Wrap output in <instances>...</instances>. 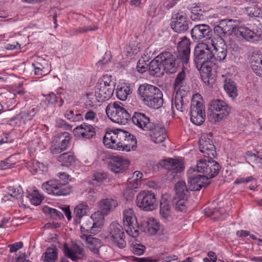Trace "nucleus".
Listing matches in <instances>:
<instances>
[{
	"label": "nucleus",
	"mask_w": 262,
	"mask_h": 262,
	"mask_svg": "<svg viewBox=\"0 0 262 262\" xmlns=\"http://www.w3.org/2000/svg\"><path fill=\"white\" fill-rule=\"evenodd\" d=\"M30 171L32 174H41L42 171H45L46 169L45 166L38 161H34L31 165H29Z\"/></svg>",
	"instance_id": "nucleus-45"
},
{
	"label": "nucleus",
	"mask_w": 262,
	"mask_h": 262,
	"mask_svg": "<svg viewBox=\"0 0 262 262\" xmlns=\"http://www.w3.org/2000/svg\"><path fill=\"white\" fill-rule=\"evenodd\" d=\"M95 96L99 102H103L111 98L115 88V83L112 76L105 75L100 78L96 85Z\"/></svg>",
	"instance_id": "nucleus-4"
},
{
	"label": "nucleus",
	"mask_w": 262,
	"mask_h": 262,
	"mask_svg": "<svg viewBox=\"0 0 262 262\" xmlns=\"http://www.w3.org/2000/svg\"><path fill=\"white\" fill-rule=\"evenodd\" d=\"M107 178V174L104 172H96L93 176L91 183L94 186L100 185Z\"/></svg>",
	"instance_id": "nucleus-46"
},
{
	"label": "nucleus",
	"mask_w": 262,
	"mask_h": 262,
	"mask_svg": "<svg viewBox=\"0 0 262 262\" xmlns=\"http://www.w3.org/2000/svg\"><path fill=\"white\" fill-rule=\"evenodd\" d=\"M132 121L134 124L144 130H150L155 126V124L150 122L146 116H133Z\"/></svg>",
	"instance_id": "nucleus-23"
},
{
	"label": "nucleus",
	"mask_w": 262,
	"mask_h": 262,
	"mask_svg": "<svg viewBox=\"0 0 262 262\" xmlns=\"http://www.w3.org/2000/svg\"><path fill=\"white\" fill-rule=\"evenodd\" d=\"M106 115H130V113L119 103H110L105 109Z\"/></svg>",
	"instance_id": "nucleus-32"
},
{
	"label": "nucleus",
	"mask_w": 262,
	"mask_h": 262,
	"mask_svg": "<svg viewBox=\"0 0 262 262\" xmlns=\"http://www.w3.org/2000/svg\"><path fill=\"white\" fill-rule=\"evenodd\" d=\"M195 168L190 167L187 171L189 188L192 191L200 190L203 187L208 186L210 182L208 179L201 174H198Z\"/></svg>",
	"instance_id": "nucleus-11"
},
{
	"label": "nucleus",
	"mask_w": 262,
	"mask_h": 262,
	"mask_svg": "<svg viewBox=\"0 0 262 262\" xmlns=\"http://www.w3.org/2000/svg\"><path fill=\"white\" fill-rule=\"evenodd\" d=\"M246 13L251 17H258L262 13L260 9L255 6L245 8Z\"/></svg>",
	"instance_id": "nucleus-53"
},
{
	"label": "nucleus",
	"mask_w": 262,
	"mask_h": 262,
	"mask_svg": "<svg viewBox=\"0 0 262 262\" xmlns=\"http://www.w3.org/2000/svg\"><path fill=\"white\" fill-rule=\"evenodd\" d=\"M89 210V207L86 205L80 204L77 205L75 208L74 211L76 220H80L83 216L86 215Z\"/></svg>",
	"instance_id": "nucleus-43"
},
{
	"label": "nucleus",
	"mask_w": 262,
	"mask_h": 262,
	"mask_svg": "<svg viewBox=\"0 0 262 262\" xmlns=\"http://www.w3.org/2000/svg\"><path fill=\"white\" fill-rule=\"evenodd\" d=\"M129 164V161L122 157L111 156L110 158L108 167L111 171L117 173L124 171Z\"/></svg>",
	"instance_id": "nucleus-17"
},
{
	"label": "nucleus",
	"mask_w": 262,
	"mask_h": 262,
	"mask_svg": "<svg viewBox=\"0 0 262 262\" xmlns=\"http://www.w3.org/2000/svg\"><path fill=\"white\" fill-rule=\"evenodd\" d=\"M151 131L150 136L152 141L155 143L163 142L166 139V134L165 129L163 127L155 124L154 127L150 130Z\"/></svg>",
	"instance_id": "nucleus-26"
},
{
	"label": "nucleus",
	"mask_w": 262,
	"mask_h": 262,
	"mask_svg": "<svg viewBox=\"0 0 262 262\" xmlns=\"http://www.w3.org/2000/svg\"><path fill=\"white\" fill-rule=\"evenodd\" d=\"M212 133L203 134L199 139V148L205 157L212 159L216 154L215 146L212 141Z\"/></svg>",
	"instance_id": "nucleus-15"
},
{
	"label": "nucleus",
	"mask_w": 262,
	"mask_h": 262,
	"mask_svg": "<svg viewBox=\"0 0 262 262\" xmlns=\"http://www.w3.org/2000/svg\"><path fill=\"white\" fill-rule=\"evenodd\" d=\"M63 251L66 256L72 260L81 259L85 256L83 248L77 244H72L71 247L67 244L63 246Z\"/></svg>",
	"instance_id": "nucleus-18"
},
{
	"label": "nucleus",
	"mask_w": 262,
	"mask_h": 262,
	"mask_svg": "<svg viewBox=\"0 0 262 262\" xmlns=\"http://www.w3.org/2000/svg\"><path fill=\"white\" fill-rule=\"evenodd\" d=\"M190 41L186 37H184L182 40L179 42L177 49L178 55L180 58L183 59L185 64L188 62L190 53Z\"/></svg>",
	"instance_id": "nucleus-20"
},
{
	"label": "nucleus",
	"mask_w": 262,
	"mask_h": 262,
	"mask_svg": "<svg viewBox=\"0 0 262 262\" xmlns=\"http://www.w3.org/2000/svg\"><path fill=\"white\" fill-rule=\"evenodd\" d=\"M160 213L165 219H167L170 215V201L163 196L160 202Z\"/></svg>",
	"instance_id": "nucleus-36"
},
{
	"label": "nucleus",
	"mask_w": 262,
	"mask_h": 262,
	"mask_svg": "<svg viewBox=\"0 0 262 262\" xmlns=\"http://www.w3.org/2000/svg\"><path fill=\"white\" fill-rule=\"evenodd\" d=\"M131 116H107L108 118L113 122L125 125L127 123L128 121L131 119Z\"/></svg>",
	"instance_id": "nucleus-48"
},
{
	"label": "nucleus",
	"mask_w": 262,
	"mask_h": 262,
	"mask_svg": "<svg viewBox=\"0 0 262 262\" xmlns=\"http://www.w3.org/2000/svg\"><path fill=\"white\" fill-rule=\"evenodd\" d=\"M254 178L252 176H249L246 178H237L235 181L234 184H239L242 183H247L249 182H251L254 180Z\"/></svg>",
	"instance_id": "nucleus-64"
},
{
	"label": "nucleus",
	"mask_w": 262,
	"mask_h": 262,
	"mask_svg": "<svg viewBox=\"0 0 262 262\" xmlns=\"http://www.w3.org/2000/svg\"><path fill=\"white\" fill-rule=\"evenodd\" d=\"M109 236L112 241L120 248L126 246L125 234L122 227L116 222H112L108 229Z\"/></svg>",
	"instance_id": "nucleus-14"
},
{
	"label": "nucleus",
	"mask_w": 262,
	"mask_h": 262,
	"mask_svg": "<svg viewBox=\"0 0 262 262\" xmlns=\"http://www.w3.org/2000/svg\"><path fill=\"white\" fill-rule=\"evenodd\" d=\"M162 165L167 170V179L170 181L177 178L178 174L185 169L184 163L180 159L168 158L162 162Z\"/></svg>",
	"instance_id": "nucleus-8"
},
{
	"label": "nucleus",
	"mask_w": 262,
	"mask_h": 262,
	"mask_svg": "<svg viewBox=\"0 0 262 262\" xmlns=\"http://www.w3.org/2000/svg\"><path fill=\"white\" fill-rule=\"evenodd\" d=\"M28 196L31 203L36 206L40 204L43 199V196L40 194L38 190H34L32 194H29Z\"/></svg>",
	"instance_id": "nucleus-50"
},
{
	"label": "nucleus",
	"mask_w": 262,
	"mask_h": 262,
	"mask_svg": "<svg viewBox=\"0 0 262 262\" xmlns=\"http://www.w3.org/2000/svg\"><path fill=\"white\" fill-rule=\"evenodd\" d=\"M23 246V243L22 242H17L13 244L9 245L8 246L11 253L16 252L19 249H21Z\"/></svg>",
	"instance_id": "nucleus-63"
},
{
	"label": "nucleus",
	"mask_w": 262,
	"mask_h": 262,
	"mask_svg": "<svg viewBox=\"0 0 262 262\" xmlns=\"http://www.w3.org/2000/svg\"><path fill=\"white\" fill-rule=\"evenodd\" d=\"M205 212L207 216H213V219L215 220H223L226 217V210L223 208L213 210L207 208L205 209Z\"/></svg>",
	"instance_id": "nucleus-33"
},
{
	"label": "nucleus",
	"mask_w": 262,
	"mask_h": 262,
	"mask_svg": "<svg viewBox=\"0 0 262 262\" xmlns=\"http://www.w3.org/2000/svg\"><path fill=\"white\" fill-rule=\"evenodd\" d=\"M148 64L143 60H139L137 64V71L140 73H143L148 70Z\"/></svg>",
	"instance_id": "nucleus-59"
},
{
	"label": "nucleus",
	"mask_w": 262,
	"mask_h": 262,
	"mask_svg": "<svg viewBox=\"0 0 262 262\" xmlns=\"http://www.w3.org/2000/svg\"><path fill=\"white\" fill-rule=\"evenodd\" d=\"M220 23L228 36L231 35L232 34L236 36V30L239 26L237 25L238 20L232 19H226L222 20Z\"/></svg>",
	"instance_id": "nucleus-27"
},
{
	"label": "nucleus",
	"mask_w": 262,
	"mask_h": 262,
	"mask_svg": "<svg viewBox=\"0 0 262 262\" xmlns=\"http://www.w3.org/2000/svg\"><path fill=\"white\" fill-rule=\"evenodd\" d=\"M223 45L222 47L217 46L216 44L214 42L211 43L212 47V51L213 54V59L217 60L219 61H223L225 59L227 56V46L225 43H222Z\"/></svg>",
	"instance_id": "nucleus-28"
},
{
	"label": "nucleus",
	"mask_w": 262,
	"mask_h": 262,
	"mask_svg": "<svg viewBox=\"0 0 262 262\" xmlns=\"http://www.w3.org/2000/svg\"><path fill=\"white\" fill-rule=\"evenodd\" d=\"M214 33L215 35L220 39V44L225 43V39L228 36L226 33L224 31V29L220 23L217 25H216L213 29Z\"/></svg>",
	"instance_id": "nucleus-47"
},
{
	"label": "nucleus",
	"mask_w": 262,
	"mask_h": 262,
	"mask_svg": "<svg viewBox=\"0 0 262 262\" xmlns=\"http://www.w3.org/2000/svg\"><path fill=\"white\" fill-rule=\"evenodd\" d=\"M124 226L127 227L126 233L133 237L139 235L138 224L136 216L132 208L125 209L123 213Z\"/></svg>",
	"instance_id": "nucleus-10"
},
{
	"label": "nucleus",
	"mask_w": 262,
	"mask_h": 262,
	"mask_svg": "<svg viewBox=\"0 0 262 262\" xmlns=\"http://www.w3.org/2000/svg\"><path fill=\"white\" fill-rule=\"evenodd\" d=\"M192 39L194 41H205L211 38L212 31L210 27L206 24L195 25L190 31Z\"/></svg>",
	"instance_id": "nucleus-16"
},
{
	"label": "nucleus",
	"mask_w": 262,
	"mask_h": 262,
	"mask_svg": "<svg viewBox=\"0 0 262 262\" xmlns=\"http://www.w3.org/2000/svg\"><path fill=\"white\" fill-rule=\"evenodd\" d=\"M118 205L117 201L111 198L103 199L98 203L100 211L106 215L113 211Z\"/></svg>",
	"instance_id": "nucleus-25"
},
{
	"label": "nucleus",
	"mask_w": 262,
	"mask_h": 262,
	"mask_svg": "<svg viewBox=\"0 0 262 262\" xmlns=\"http://www.w3.org/2000/svg\"><path fill=\"white\" fill-rule=\"evenodd\" d=\"M190 21L186 13L179 10L172 13L170 21L171 28L176 32L184 33L189 28Z\"/></svg>",
	"instance_id": "nucleus-9"
},
{
	"label": "nucleus",
	"mask_w": 262,
	"mask_h": 262,
	"mask_svg": "<svg viewBox=\"0 0 262 262\" xmlns=\"http://www.w3.org/2000/svg\"><path fill=\"white\" fill-rule=\"evenodd\" d=\"M196 113L197 115L205 114V109L203 104V99L202 96L198 93L193 95L190 107L191 115L193 113Z\"/></svg>",
	"instance_id": "nucleus-22"
},
{
	"label": "nucleus",
	"mask_w": 262,
	"mask_h": 262,
	"mask_svg": "<svg viewBox=\"0 0 262 262\" xmlns=\"http://www.w3.org/2000/svg\"><path fill=\"white\" fill-rule=\"evenodd\" d=\"M42 188L49 194L57 196H65L72 191V187L61 180H50L43 183Z\"/></svg>",
	"instance_id": "nucleus-6"
},
{
	"label": "nucleus",
	"mask_w": 262,
	"mask_h": 262,
	"mask_svg": "<svg viewBox=\"0 0 262 262\" xmlns=\"http://www.w3.org/2000/svg\"><path fill=\"white\" fill-rule=\"evenodd\" d=\"M8 193L13 198L16 199L20 198L23 194V190L20 187L15 188L13 186H10L8 188Z\"/></svg>",
	"instance_id": "nucleus-52"
},
{
	"label": "nucleus",
	"mask_w": 262,
	"mask_h": 262,
	"mask_svg": "<svg viewBox=\"0 0 262 262\" xmlns=\"http://www.w3.org/2000/svg\"><path fill=\"white\" fill-rule=\"evenodd\" d=\"M160 225L154 218H149L147 221V232L150 235H155L160 229Z\"/></svg>",
	"instance_id": "nucleus-41"
},
{
	"label": "nucleus",
	"mask_w": 262,
	"mask_h": 262,
	"mask_svg": "<svg viewBox=\"0 0 262 262\" xmlns=\"http://www.w3.org/2000/svg\"><path fill=\"white\" fill-rule=\"evenodd\" d=\"M208 111L220 112L216 115H229L230 113V108L227 104L220 99H215L211 101Z\"/></svg>",
	"instance_id": "nucleus-21"
},
{
	"label": "nucleus",
	"mask_w": 262,
	"mask_h": 262,
	"mask_svg": "<svg viewBox=\"0 0 262 262\" xmlns=\"http://www.w3.org/2000/svg\"><path fill=\"white\" fill-rule=\"evenodd\" d=\"M116 91L117 97L122 101L126 100L132 92L130 85L125 83L118 85Z\"/></svg>",
	"instance_id": "nucleus-30"
},
{
	"label": "nucleus",
	"mask_w": 262,
	"mask_h": 262,
	"mask_svg": "<svg viewBox=\"0 0 262 262\" xmlns=\"http://www.w3.org/2000/svg\"><path fill=\"white\" fill-rule=\"evenodd\" d=\"M127 187L131 189H137L141 186V180L133 178V177L128 178L127 182Z\"/></svg>",
	"instance_id": "nucleus-55"
},
{
	"label": "nucleus",
	"mask_w": 262,
	"mask_h": 262,
	"mask_svg": "<svg viewBox=\"0 0 262 262\" xmlns=\"http://www.w3.org/2000/svg\"><path fill=\"white\" fill-rule=\"evenodd\" d=\"M160 59L164 72L173 74L177 72L178 68L181 65L184 67L185 62L178 55L172 54L169 52H163L158 55Z\"/></svg>",
	"instance_id": "nucleus-5"
},
{
	"label": "nucleus",
	"mask_w": 262,
	"mask_h": 262,
	"mask_svg": "<svg viewBox=\"0 0 262 262\" xmlns=\"http://www.w3.org/2000/svg\"><path fill=\"white\" fill-rule=\"evenodd\" d=\"M34 69V73L36 75H45L44 68L43 66L38 62H34L32 64Z\"/></svg>",
	"instance_id": "nucleus-58"
},
{
	"label": "nucleus",
	"mask_w": 262,
	"mask_h": 262,
	"mask_svg": "<svg viewBox=\"0 0 262 262\" xmlns=\"http://www.w3.org/2000/svg\"><path fill=\"white\" fill-rule=\"evenodd\" d=\"M224 88L229 96L235 98L237 96V89L235 82L230 78L224 80Z\"/></svg>",
	"instance_id": "nucleus-37"
},
{
	"label": "nucleus",
	"mask_w": 262,
	"mask_h": 262,
	"mask_svg": "<svg viewBox=\"0 0 262 262\" xmlns=\"http://www.w3.org/2000/svg\"><path fill=\"white\" fill-rule=\"evenodd\" d=\"M213 66H210V68L204 69L199 68L201 78L203 82L208 85H211L214 83L215 79L212 74Z\"/></svg>",
	"instance_id": "nucleus-34"
},
{
	"label": "nucleus",
	"mask_w": 262,
	"mask_h": 262,
	"mask_svg": "<svg viewBox=\"0 0 262 262\" xmlns=\"http://www.w3.org/2000/svg\"><path fill=\"white\" fill-rule=\"evenodd\" d=\"M127 55L137 54L139 51V48L135 43L130 42L125 48Z\"/></svg>",
	"instance_id": "nucleus-57"
},
{
	"label": "nucleus",
	"mask_w": 262,
	"mask_h": 262,
	"mask_svg": "<svg viewBox=\"0 0 262 262\" xmlns=\"http://www.w3.org/2000/svg\"><path fill=\"white\" fill-rule=\"evenodd\" d=\"M185 80V73L183 69L177 76L174 83L175 90H180V88L184 85Z\"/></svg>",
	"instance_id": "nucleus-49"
},
{
	"label": "nucleus",
	"mask_w": 262,
	"mask_h": 262,
	"mask_svg": "<svg viewBox=\"0 0 262 262\" xmlns=\"http://www.w3.org/2000/svg\"><path fill=\"white\" fill-rule=\"evenodd\" d=\"M73 134L77 138L85 140L89 139L95 135V132L93 126L84 123L75 127L73 130Z\"/></svg>",
	"instance_id": "nucleus-19"
},
{
	"label": "nucleus",
	"mask_w": 262,
	"mask_h": 262,
	"mask_svg": "<svg viewBox=\"0 0 262 262\" xmlns=\"http://www.w3.org/2000/svg\"><path fill=\"white\" fill-rule=\"evenodd\" d=\"M212 159H201L198 161L196 165V170L198 172L203 173V176L205 177L208 180L215 177L221 169L219 163Z\"/></svg>",
	"instance_id": "nucleus-7"
},
{
	"label": "nucleus",
	"mask_w": 262,
	"mask_h": 262,
	"mask_svg": "<svg viewBox=\"0 0 262 262\" xmlns=\"http://www.w3.org/2000/svg\"><path fill=\"white\" fill-rule=\"evenodd\" d=\"M245 26H238V28L236 30V36L237 37H242L246 40L256 43L260 41L262 38L261 36V30L260 29H254Z\"/></svg>",
	"instance_id": "nucleus-13"
},
{
	"label": "nucleus",
	"mask_w": 262,
	"mask_h": 262,
	"mask_svg": "<svg viewBox=\"0 0 262 262\" xmlns=\"http://www.w3.org/2000/svg\"><path fill=\"white\" fill-rule=\"evenodd\" d=\"M145 249V247L144 245L136 244L133 247L132 251L135 254L140 255L144 253Z\"/></svg>",
	"instance_id": "nucleus-61"
},
{
	"label": "nucleus",
	"mask_w": 262,
	"mask_h": 262,
	"mask_svg": "<svg viewBox=\"0 0 262 262\" xmlns=\"http://www.w3.org/2000/svg\"><path fill=\"white\" fill-rule=\"evenodd\" d=\"M190 120L196 125H201L205 120L206 116H190Z\"/></svg>",
	"instance_id": "nucleus-60"
},
{
	"label": "nucleus",
	"mask_w": 262,
	"mask_h": 262,
	"mask_svg": "<svg viewBox=\"0 0 262 262\" xmlns=\"http://www.w3.org/2000/svg\"><path fill=\"white\" fill-rule=\"evenodd\" d=\"M212 47L205 43H198L195 47L194 51V61L196 67L204 69L210 68V66H213L214 63L212 59L213 57Z\"/></svg>",
	"instance_id": "nucleus-3"
},
{
	"label": "nucleus",
	"mask_w": 262,
	"mask_h": 262,
	"mask_svg": "<svg viewBox=\"0 0 262 262\" xmlns=\"http://www.w3.org/2000/svg\"><path fill=\"white\" fill-rule=\"evenodd\" d=\"M251 66H253V68L256 69H258V68H260V66H262V54L252 55Z\"/></svg>",
	"instance_id": "nucleus-54"
},
{
	"label": "nucleus",
	"mask_w": 262,
	"mask_h": 262,
	"mask_svg": "<svg viewBox=\"0 0 262 262\" xmlns=\"http://www.w3.org/2000/svg\"><path fill=\"white\" fill-rule=\"evenodd\" d=\"M190 18L193 21L203 20L204 15L202 10L198 9V7L193 8L191 11Z\"/></svg>",
	"instance_id": "nucleus-51"
},
{
	"label": "nucleus",
	"mask_w": 262,
	"mask_h": 262,
	"mask_svg": "<svg viewBox=\"0 0 262 262\" xmlns=\"http://www.w3.org/2000/svg\"><path fill=\"white\" fill-rule=\"evenodd\" d=\"M136 204L146 211L154 210L157 206L155 193L149 191L140 192L137 196Z\"/></svg>",
	"instance_id": "nucleus-12"
},
{
	"label": "nucleus",
	"mask_w": 262,
	"mask_h": 262,
	"mask_svg": "<svg viewBox=\"0 0 262 262\" xmlns=\"http://www.w3.org/2000/svg\"><path fill=\"white\" fill-rule=\"evenodd\" d=\"M57 160L60 162L62 163L63 165L69 166L72 164L75 161V157L73 153L68 152L60 155L58 157Z\"/></svg>",
	"instance_id": "nucleus-42"
},
{
	"label": "nucleus",
	"mask_w": 262,
	"mask_h": 262,
	"mask_svg": "<svg viewBox=\"0 0 262 262\" xmlns=\"http://www.w3.org/2000/svg\"><path fill=\"white\" fill-rule=\"evenodd\" d=\"M56 137L59 139V140H61L59 145L61 147V149L66 150L71 140L70 134L67 132H62L58 134Z\"/></svg>",
	"instance_id": "nucleus-44"
},
{
	"label": "nucleus",
	"mask_w": 262,
	"mask_h": 262,
	"mask_svg": "<svg viewBox=\"0 0 262 262\" xmlns=\"http://www.w3.org/2000/svg\"><path fill=\"white\" fill-rule=\"evenodd\" d=\"M57 257L58 249L55 246H52L46 250L41 259L43 262H56Z\"/></svg>",
	"instance_id": "nucleus-31"
},
{
	"label": "nucleus",
	"mask_w": 262,
	"mask_h": 262,
	"mask_svg": "<svg viewBox=\"0 0 262 262\" xmlns=\"http://www.w3.org/2000/svg\"><path fill=\"white\" fill-rule=\"evenodd\" d=\"M187 199H174V202L176 204L175 208L178 211H183L186 209Z\"/></svg>",
	"instance_id": "nucleus-56"
},
{
	"label": "nucleus",
	"mask_w": 262,
	"mask_h": 262,
	"mask_svg": "<svg viewBox=\"0 0 262 262\" xmlns=\"http://www.w3.org/2000/svg\"><path fill=\"white\" fill-rule=\"evenodd\" d=\"M103 143L108 148L122 151H129L137 147V140L130 133L121 129L107 130Z\"/></svg>",
	"instance_id": "nucleus-1"
},
{
	"label": "nucleus",
	"mask_w": 262,
	"mask_h": 262,
	"mask_svg": "<svg viewBox=\"0 0 262 262\" xmlns=\"http://www.w3.org/2000/svg\"><path fill=\"white\" fill-rule=\"evenodd\" d=\"M138 94L144 103L150 108L159 109L163 104V93L155 85L147 83L140 85L138 89Z\"/></svg>",
	"instance_id": "nucleus-2"
},
{
	"label": "nucleus",
	"mask_w": 262,
	"mask_h": 262,
	"mask_svg": "<svg viewBox=\"0 0 262 262\" xmlns=\"http://www.w3.org/2000/svg\"><path fill=\"white\" fill-rule=\"evenodd\" d=\"M174 189L176 192L174 200L188 199L189 192L185 182L182 181L178 182L175 185Z\"/></svg>",
	"instance_id": "nucleus-29"
},
{
	"label": "nucleus",
	"mask_w": 262,
	"mask_h": 262,
	"mask_svg": "<svg viewBox=\"0 0 262 262\" xmlns=\"http://www.w3.org/2000/svg\"><path fill=\"white\" fill-rule=\"evenodd\" d=\"M106 215L104 214L100 210L97 211L92 214L90 217L93 222L94 226L98 229V232L102 228L104 223V216Z\"/></svg>",
	"instance_id": "nucleus-39"
},
{
	"label": "nucleus",
	"mask_w": 262,
	"mask_h": 262,
	"mask_svg": "<svg viewBox=\"0 0 262 262\" xmlns=\"http://www.w3.org/2000/svg\"><path fill=\"white\" fill-rule=\"evenodd\" d=\"M88 247L95 254H99V249L101 246L100 241L96 238L89 236L86 237Z\"/></svg>",
	"instance_id": "nucleus-40"
},
{
	"label": "nucleus",
	"mask_w": 262,
	"mask_h": 262,
	"mask_svg": "<svg viewBox=\"0 0 262 262\" xmlns=\"http://www.w3.org/2000/svg\"><path fill=\"white\" fill-rule=\"evenodd\" d=\"M174 108L179 112L183 113L185 110V104L184 103L183 97L178 91L176 93L174 103L172 101L171 110L173 115H175Z\"/></svg>",
	"instance_id": "nucleus-35"
},
{
	"label": "nucleus",
	"mask_w": 262,
	"mask_h": 262,
	"mask_svg": "<svg viewBox=\"0 0 262 262\" xmlns=\"http://www.w3.org/2000/svg\"><path fill=\"white\" fill-rule=\"evenodd\" d=\"M81 230L86 233L95 234L98 232V229L94 226L93 221L90 217L85 219L82 222Z\"/></svg>",
	"instance_id": "nucleus-38"
},
{
	"label": "nucleus",
	"mask_w": 262,
	"mask_h": 262,
	"mask_svg": "<svg viewBox=\"0 0 262 262\" xmlns=\"http://www.w3.org/2000/svg\"><path fill=\"white\" fill-rule=\"evenodd\" d=\"M98 29L97 27H78L75 29L74 32L76 33H86L88 31H95Z\"/></svg>",
	"instance_id": "nucleus-62"
},
{
	"label": "nucleus",
	"mask_w": 262,
	"mask_h": 262,
	"mask_svg": "<svg viewBox=\"0 0 262 262\" xmlns=\"http://www.w3.org/2000/svg\"><path fill=\"white\" fill-rule=\"evenodd\" d=\"M148 67V71L150 75L157 77H160L164 75V71L160 59L158 58V56L150 62Z\"/></svg>",
	"instance_id": "nucleus-24"
}]
</instances>
